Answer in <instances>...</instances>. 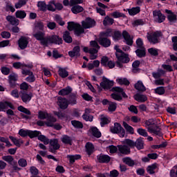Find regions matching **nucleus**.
<instances>
[{
	"mask_svg": "<svg viewBox=\"0 0 177 177\" xmlns=\"http://www.w3.org/2000/svg\"><path fill=\"white\" fill-rule=\"evenodd\" d=\"M7 107L15 109L13 105L8 101L0 102V111H3V109H7Z\"/></svg>",
	"mask_w": 177,
	"mask_h": 177,
	"instance_id": "58836bf2",
	"label": "nucleus"
},
{
	"mask_svg": "<svg viewBox=\"0 0 177 177\" xmlns=\"http://www.w3.org/2000/svg\"><path fill=\"white\" fill-rule=\"evenodd\" d=\"M122 37L124 39V42H125L126 45H129V46L133 45V38L131 37V35L127 30H123Z\"/></svg>",
	"mask_w": 177,
	"mask_h": 177,
	"instance_id": "2eb2a0df",
	"label": "nucleus"
},
{
	"mask_svg": "<svg viewBox=\"0 0 177 177\" xmlns=\"http://www.w3.org/2000/svg\"><path fill=\"white\" fill-rule=\"evenodd\" d=\"M27 3V0H19L17 3H15V8L20 9V8H23L24 5Z\"/></svg>",
	"mask_w": 177,
	"mask_h": 177,
	"instance_id": "774afa93",
	"label": "nucleus"
},
{
	"mask_svg": "<svg viewBox=\"0 0 177 177\" xmlns=\"http://www.w3.org/2000/svg\"><path fill=\"white\" fill-rule=\"evenodd\" d=\"M116 58L118 59V62H121V63L124 64L129 63L131 61L128 54L125 53H122L120 55H117Z\"/></svg>",
	"mask_w": 177,
	"mask_h": 177,
	"instance_id": "aec40b11",
	"label": "nucleus"
},
{
	"mask_svg": "<svg viewBox=\"0 0 177 177\" xmlns=\"http://www.w3.org/2000/svg\"><path fill=\"white\" fill-rule=\"evenodd\" d=\"M9 139H10V140L12 142V143H14L15 146H17V147H21V145H23V141H19L17 138L12 136H9Z\"/></svg>",
	"mask_w": 177,
	"mask_h": 177,
	"instance_id": "603ef678",
	"label": "nucleus"
},
{
	"mask_svg": "<svg viewBox=\"0 0 177 177\" xmlns=\"http://www.w3.org/2000/svg\"><path fill=\"white\" fill-rule=\"evenodd\" d=\"M118 84H120V85H125L126 86H129L131 82L129 80H128V79H127V77H124L118 79Z\"/></svg>",
	"mask_w": 177,
	"mask_h": 177,
	"instance_id": "69168bd1",
	"label": "nucleus"
},
{
	"mask_svg": "<svg viewBox=\"0 0 177 177\" xmlns=\"http://www.w3.org/2000/svg\"><path fill=\"white\" fill-rule=\"evenodd\" d=\"M38 118L39 120H47V122H45L46 127H53V122H56L57 121L56 118L44 111H38Z\"/></svg>",
	"mask_w": 177,
	"mask_h": 177,
	"instance_id": "f03ea898",
	"label": "nucleus"
},
{
	"mask_svg": "<svg viewBox=\"0 0 177 177\" xmlns=\"http://www.w3.org/2000/svg\"><path fill=\"white\" fill-rule=\"evenodd\" d=\"M111 133H117L120 138H124L125 136V129L121 126L119 122H115L114 127L110 128Z\"/></svg>",
	"mask_w": 177,
	"mask_h": 177,
	"instance_id": "20e7f679",
	"label": "nucleus"
},
{
	"mask_svg": "<svg viewBox=\"0 0 177 177\" xmlns=\"http://www.w3.org/2000/svg\"><path fill=\"white\" fill-rule=\"evenodd\" d=\"M146 24V22L143 19H136L132 23V26L133 27H138V26H145Z\"/></svg>",
	"mask_w": 177,
	"mask_h": 177,
	"instance_id": "bf43d9fd",
	"label": "nucleus"
},
{
	"mask_svg": "<svg viewBox=\"0 0 177 177\" xmlns=\"http://www.w3.org/2000/svg\"><path fill=\"white\" fill-rule=\"evenodd\" d=\"M91 111H89V109H86L84 111V113L82 115V118L84 120V121H89L90 122H92L93 121V115H88Z\"/></svg>",
	"mask_w": 177,
	"mask_h": 177,
	"instance_id": "72a5a7b5",
	"label": "nucleus"
},
{
	"mask_svg": "<svg viewBox=\"0 0 177 177\" xmlns=\"http://www.w3.org/2000/svg\"><path fill=\"white\" fill-rule=\"evenodd\" d=\"M18 46L21 50H24L28 46V37L21 36L18 40Z\"/></svg>",
	"mask_w": 177,
	"mask_h": 177,
	"instance_id": "ddd939ff",
	"label": "nucleus"
},
{
	"mask_svg": "<svg viewBox=\"0 0 177 177\" xmlns=\"http://www.w3.org/2000/svg\"><path fill=\"white\" fill-rule=\"evenodd\" d=\"M50 147L55 150H59V149H60V144H59V140L56 138L50 140Z\"/></svg>",
	"mask_w": 177,
	"mask_h": 177,
	"instance_id": "e433bc0d",
	"label": "nucleus"
},
{
	"mask_svg": "<svg viewBox=\"0 0 177 177\" xmlns=\"http://www.w3.org/2000/svg\"><path fill=\"white\" fill-rule=\"evenodd\" d=\"M160 37H162V33L161 32V31H156L150 35H149L148 33L147 38L150 44L156 45V44H158L160 42V40H158V39Z\"/></svg>",
	"mask_w": 177,
	"mask_h": 177,
	"instance_id": "39448f33",
	"label": "nucleus"
},
{
	"mask_svg": "<svg viewBox=\"0 0 177 177\" xmlns=\"http://www.w3.org/2000/svg\"><path fill=\"white\" fill-rule=\"evenodd\" d=\"M112 38L113 41H120L122 38V33L120 30H115L113 32Z\"/></svg>",
	"mask_w": 177,
	"mask_h": 177,
	"instance_id": "37998d69",
	"label": "nucleus"
},
{
	"mask_svg": "<svg viewBox=\"0 0 177 177\" xmlns=\"http://www.w3.org/2000/svg\"><path fill=\"white\" fill-rule=\"evenodd\" d=\"M84 32H85V28L81 26V24H80V26L77 27L74 30V34L75 35H77V37H80V35L84 34Z\"/></svg>",
	"mask_w": 177,
	"mask_h": 177,
	"instance_id": "3c124183",
	"label": "nucleus"
},
{
	"mask_svg": "<svg viewBox=\"0 0 177 177\" xmlns=\"http://www.w3.org/2000/svg\"><path fill=\"white\" fill-rule=\"evenodd\" d=\"M7 102H8L9 103H11L14 109H12L10 106H7L6 109H3V111H5V110H7L6 114L8 115V118L10 119L12 118V117H13V115H16V114H15V111H13V110H16V107H15V105H13L12 102L9 101H7Z\"/></svg>",
	"mask_w": 177,
	"mask_h": 177,
	"instance_id": "bb28decb",
	"label": "nucleus"
},
{
	"mask_svg": "<svg viewBox=\"0 0 177 177\" xmlns=\"http://www.w3.org/2000/svg\"><path fill=\"white\" fill-rule=\"evenodd\" d=\"M27 16V13H26V11L18 10L15 12V17L17 19H26Z\"/></svg>",
	"mask_w": 177,
	"mask_h": 177,
	"instance_id": "49530a36",
	"label": "nucleus"
},
{
	"mask_svg": "<svg viewBox=\"0 0 177 177\" xmlns=\"http://www.w3.org/2000/svg\"><path fill=\"white\" fill-rule=\"evenodd\" d=\"M49 44H54V45H62L63 39L57 35H53L47 37V46Z\"/></svg>",
	"mask_w": 177,
	"mask_h": 177,
	"instance_id": "9d476101",
	"label": "nucleus"
},
{
	"mask_svg": "<svg viewBox=\"0 0 177 177\" xmlns=\"http://www.w3.org/2000/svg\"><path fill=\"white\" fill-rule=\"evenodd\" d=\"M73 92V88H71L70 86H67L66 88L61 89L58 92V95L59 96H67L68 95H70Z\"/></svg>",
	"mask_w": 177,
	"mask_h": 177,
	"instance_id": "393cba45",
	"label": "nucleus"
},
{
	"mask_svg": "<svg viewBox=\"0 0 177 177\" xmlns=\"http://www.w3.org/2000/svg\"><path fill=\"white\" fill-rule=\"evenodd\" d=\"M38 8H39V10L41 12H46L47 10V5L45 1H39L37 3Z\"/></svg>",
	"mask_w": 177,
	"mask_h": 177,
	"instance_id": "052dcab7",
	"label": "nucleus"
},
{
	"mask_svg": "<svg viewBox=\"0 0 177 177\" xmlns=\"http://www.w3.org/2000/svg\"><path fill=\"white\" fill-rule=\"evenodd\" d=\"M71 125H73L74 128H76V129H82V128H84V124L79 120H71Z\"/></svg>",
	"mask_w": 177,
	"mask_h": 177,
	"instance_id": "de8ad7c7",
	"label": "nucleus"
},
{
	"mask_svg": "<svg viewBox=\"0 0 177 177\" xmlns=\"http://www.w3.org/2000/svg\"><path fill=\"white\" fill-rule=\"evenodd\" d=\"M156 169H157V164L153 163L151 165H149L147 167V172L149 174V175H153V174H156V171H154V170H156Z\"/></svg>",
	"mask_w": 177,
	"mask_h": 177,
	"instance_id": "09e8293b",
	"label": "nucleus"
},
{
	"mask_svg": "<svg viewBox=\"0 0 177 177\" xmlns=\"http://www.w3.org/2000/svg\"><path fill=\"white\" fill-rule=\"evenodd\" d=\"M81 47L80 46H76L73 47L72 50L68 52V56L71 58L76 57L78 58L81 56Z\"/></svg>",
	"mask_w": 177,
	"mask_h": 177,
	"instance_id": "dca6fc26",
	"label": "nucleus"
},
{
	"mask_svg": "<svg viewBox=\"0 0 177 177\" xmlns=\"http://www.w3.org/2000/svg\"><path fill=\"white\" fill-rule=\"evenodd\" d=\"M135 89L138 92H146V86L143 84V82L138 80L134 85Z\"/></svg>",
	"mask_w": 177,
	"mask_h": 177,
	"instance_id": "c85d7f7f",
	"label": "nucleus"
},
{
	"mask_svg": "<svg viewBox=\"0 0 177 177\" xmlns=\"http://www.w3.org/2000/svg\"><path fill=\"white\" fill-rule=\"evenodd\" d=\"M57 104L61 110H66V109L68 107V104H68V100H67L66 97L59 96L57 97Z\"/></svg>",
	"mask_w": 177,
	"mask_h": 177,
	"instance_id": "4468645a",
	"label": "nucleus"
},
{
	"mask_svg": "<svg viewBox=\"0 0 177 177\" xmlns=\"http://www.w3.org/2000/svg\"><path fill=\"white\" fill-rule=\"evenodd\" d=\"M122 160V162L126 164V165H128V167H135V165H137L136 162H135V160H132L131 157L123 158Z\"/></svg>",
	"mask_w": 177,
	"mask_h": 177,
	"instance_id": "c756f323",
	"label": "nucleus"
},
{
	"mask_svg": "<svg viewBox=\"0 0 177 177\" xmlns=\"http://www.w3.org/2000/svg\"><path fill=\"white\" fill-rule=\"evenodd\" d=\"M61 141L64 145H69L70 146L73 145V139L68 135H63L61 138Z\"/></svg>",
	"mask_w": 177,
	"mask_h": 177,
	"instance_id": "f704fd0d",
	"label": "nucleus"
},
{
	"mask_svg": "<svg viewBox=\"0 0 177 177\" xmlns=\"http://www.w3.org/2000/svg\"><path fill=\"white\" fill-rule=\"evenodd\" d=\"M145 125L148 127L149 132H151V133H154V135H156V136H159L160 138L162 137V133L161 132V128H160V126L157 125L154 122V119L151 118L148 120L145 121Z\"/></svg>",
	"mask_w": 177,
	"mask_h": 177,
	"instance_id": "f257e3e1",
	"label": "nucleus"
},
{
	"mask_svg": "<svg viewBox=\"0 0 177 177\" xmlns=\"http://www.w3.org/2000/svg\"><path fill=\"white\" fill-rule=\"evenodd\" d=\"M55 21H56V23H57L59 24V26H64V24H66V22H64V21H63V19L59 15H55Z\"/></svg>",
	"mask_w": 177,
	"mask_h": 177,
	"instance_id": "e2e57ef3",
	"label": "nucleus"
},
{
	"mask_svg": "<svg viewBox=\"0 0 177 177\" xmlns=\"http://www.w3.org/2000/svg\"><path fill=\"white\" fill-rule=\"evenodd\" d=\"M97 159L100 164H109L111 160V157L109 155L101 153L97 156Z\"/></svg>",
	"mask_w": 177,
	"mask_h": 177,
	"instance_id": "6ab92c4d",
	"label": "nucleus"
},
{
	"mask_svg": "<svg viewBox=\"0 0 177 177\" xmlns=\"http://www.w3.org/2000/svg\"><path fill=\"white\" fill-rule=\"evenodd\" d=\"M113 36V29L108 28L105 31L100 32V37L102 38H109Z\"/></svg>",
	"mask_w": 177,
	"mask_h": 177,
	"instance_id": "473e14b6",
	"label": "nucleus"
},
{
	"mask_svg": "<svg viewBox=\"0 0 177 177\" xmlns=\"http://www.w3.org/2000/svg\"><path fill=\"white\" fill-rule=\"evenodd\" d=\"M158 48H150L148 49V53L151 55L153 57H157L158 56Z\"/></svg>",
	"mask_w": 177,
	"mask_h": 177,
	"instance_id": "6e6d98bb",
	"label": "nucleus"
},
{
	"mask_svg": "<svg viewBox=\"0 0 177 177\" xmlns=\"http://www.w3.org/2000/svg\"><path fill=\"white\" fill-rule=\"evenodd\" d=\"M66 158L69 160V163L71 165H73L76 160H81L82 156L80 154L75 155H67Z\"/></svg>",
	"mask_w": 177,
	"mask_h": 177,
	"instance_id": "cd10ccee",
	"label": "nucleus"
},
{
	"mask_svg": "<svg viewBox=\"0 0 177 177\" xmlns=\"http://www.w3.org/2000/svg\"><path fill=\"white\" fill-rule=\"evenodd\" d=\"M82 26L85 30L88 28H93L96 26V21L90 17H86L85 20L82 21Z\"/></svg>",
	"mask_w": 177,
	"mask_h": 177,
	"instance_id": "1a4fd4ad",
	"label": "nucleus"
},
{
	"mask_svg": "<svg viewBox=\"0 0 177 177\" xmlns=\"http://www.w3.org/2000/svg\"><path fill=\"white\" fill-rule=\"evenodd\" d=\"M111 96L113 100H117L118 102H121L122 100V96L118 93H112Z\"/></svg>",
	"mask_w": 177,
	"mask_h": 177,
	"instance_id": "338daca9",
	"label": "nucleus"
},
{
	"mask_svg": "<svg viewBox=\"0 0 177 177\" xmlns=\"http://www.w3.org/2000/svg\"><path fill=\"white\" fill-rule=\"evenodd\" d=\"M118 149L120 154H123V156H129V154H131V148L127 145H118Z\"/></svg>",
	"mask_w": 177,
	"mask_h": 177,
	"instance_id": "f3484780",
	"label": "nucleus"
},
{
	"mask_svg": "<svg viewBox=\"0 0 177 177\" xmlns=\"http://www.w3.org/2000/svg\"><path fill=\"white\" fill-rule=\"evenodd\" d=\"M68 103L71 106L77 104V93H71L68 97Z\"/></svg>",
	"mask_w": 177,
	"mask_h": 177,
	"instance_id": "7c9ffc66",
	"label": "nucleus"
},
{
	"mask_svg": "<svg viewBox=\"0 0 177 177\" xmlns=\"http://www.w3.org/2000/svg\"><path fill=\"white\" fill-rule=\"evenodd\" d=\"M129 15L130 16H136L138 13H140V7H133L131 9H128Z\"/></svg>",
	"mask_w": 177,
	"mask_h": 177,
	"instance_id": "a18cd8bd",
	"label": "nucleus"
},
{
	"mask_svg": "<svg viewBox=\"0 0 177 177\" xmlns=\"http://www.w3.org/2000/svg\"><path fill=\"white\" fill-rule=\"evenodd\" d=\"M117 110V104L115 102H109V105L108 106V111L109 113H114Z\"/></svg>",
	"mask_w": 177,
	"mask_h": 177,
	"instance_id": "864d4df0",
	"label": "nucleus"
},
{
	"mask_svg": "<svg viewBox=\"0 0 177 177\" xmlns=\"http://www.w3.org/2000/svg\"><path fill=\"white\" fill-rule=\"evenodd\" d=\"M136 57L142 59V57H146V48H140L135 51Z\"/></svg>",
	"mask_w": 177,
	"mask_h": 177,
	"instance_id": "2f4dec72",
	"label": "nucleus"
},
{
	"mask_svg": "<svg viewBox=\"0 0 177 177\" xmlns=\"http://www.w3.org/2000/svg\"><path fill=\"white\" fill-rule=\"evenodd\" d=\"M6 12H12V13H15L16 12V9L12 5V3H6Z\"/></svg>",
	"mask_w": 177,
	"mask_h": 177,
	"instance_id": "0e129e2a",
	"label": "nucleus"
},
{
	"mask_svg": "<svg viewBox=\"0 0 177 177\" xmlns=\"http://www.w3.org/2000/svg\"><path fill=\"white\" fill-rule=\"evenodd\" d=\"M114 86V81L109 80L106 77H102V81L100 84V86L102 88L104 91H110L111 88Z\"/></svg>",
	"mask_w": 177,
	"mask_h": 177,
	"instance_id": "0eeeda50",
	"label": "nucleus"
},
{
	"mask_svg": "<svg viewBox=\"0 0 177 177\" xmlns=\"http://www.w3.org/2000/svg\"><path fill=\"white\" fill-rule=\"evenodd\" d=\"M77 27H80V24L75 23L74 21L68 22L67 29L68 31H75Z\"/></svg>",
	"mask_w": 177,
	"mask_h": 177,
	"instance_id": "c03bdc74",
	"label": "nucleus"
},
{
	"mask_svg": "<svg viewBox=\"0 0 177 177\" xmlns=\"http://www.w3.org/2000/svg\"><path fill=\"white\" fill-rule=\"evenodd\" d=\"M21 74L22 75H28L26 77L25 81H26V82H28L29 84H32V82H35V80H37L35 75H34V73H32V71H31L30 70L22 68Z\"/></svg>",
	"mask_w": 177,
	"mask_h": 177,
	"instance_id": "423d86ee",
	"label": "nucleus"
},
{
	"mask_svg": "<svg viewBox=\"0 0 177 177\" xmlns=\"http://www.w3.org/2000/svg\"><path fill=\"white\" fill-rule=\"evenodd\" d=\"M18 111H20L21 113V117L22 118H25L26 120H30V116L31 115V111L28 110V109L20 105L17 107Z\"/></svg>",
	"mask_w": 177,
	"mask_h": 177,
	"instance_id": "9b49d317",
	"label": "nucleus"
},
{
	"mask_svg": "<svg viewBox=\"0 0 177 177\" xmlns=\"http://www.w3.org/2000/svg\"><path fill=\"white\" fill-rule=\"evenodd\" d=\"M89 132L91 133V135H93L94 138H97V139L102 138V133L96 127H91L89 129Z\"/></svg>",
	"mask_w": 177,
	"mask_h": 177,
	"instance_id": "a878e982",
	"label": "nucleus"
},
{
	"mask_svg": "<svg viewBox=\"0 0 177 177\" xmlns=\"http://www.w3.org/2000/svg\"><path fill=\"white\" fill-rule=\"evenodd\" d=\"M136 100L137 102H141L142 103H145L147 100V96L146 95L138 94L136 95Z\"/></svg>",
	"mask_w": 177,
	"mask_h": 177,
	"instance_id": "4d7b16f0",
	"label": "nucleus"
},
{
	"mask_svg": "<svg viewBox=\"0 0 177 177\" xmlns=\"http://www.w3.org/2000/svg\"><path fill=\"white\" fill-rule=\"evenodd\" d=\"M58 74L61 78H67L68 77V71L63 68H59Z\"/></svg>",
	"mask_w": 177,
	"mask_h": 177,
	"instance_id": "8fccbe9b",
	"label": "nucleus"
},
{
	"mask_svg": "<svg viewBox=\"0 0 177 177\" xmlns=\"http://www.w3.org/2000/svg\"><path fill=\"white\" fill-rule=\"evenodd\" d=\"M71 12L74 15H78V13H81L82 12H84V8L80 5H74L71 8Z\"/></svg>",
	"mask_w": 177,
	"mask_h": 177,
	"instance_id": "c9c22d12",
	"label": "nucleus"
},
{
	"mask_svg": "<svg viewBox=\"0 0 177 177\" xmlns=\"http://www.w3.org/2000/svg\"><path fill=\"white\" fill-rule=\"evenodd\" d=\"M33 37L40 41L42 46H48V37H45V32L33 30Z\"/></svg>",
	"mask_w": 177,
	"mask_h": 177,
	"instance_id": "7ed1b4c3",
	"label": "nucleus"
},
{
	"mask_svg": "<svg viewBox=\"0 0 177 177\" xmlns=\"http://www.w3.org/2000/svg\"><path fill=\"white\" fill-rule=\"evenodd\" d=\"M86 153L88 156H92L95 151V145L91 142H88L85 145Z\"/></svg>",
	"mask_w": 177,
	"mask_h": 177,
	"instance_id": "5701e85b",
	"label": "nucleus"
},
{
	"mask_svg": "<svg viewBox=\"0 0 177 177\" xmlns=\"http://www.w3.org/2000/svg\"><path fill=\"white\" fill-rule=\"evenodd\" d=\"M123 127L124 129H126L127 132H129L130 135H133V127H132L131 125L128 124L126 122H123Z\"/></svg>",
	"mask_w": 177,
	"mask_h": 177,
	"instance_id": "5fc2aeb1",
	"label": "nucleus"
},
{
	"mask_svg": "<svg viewBox=\"0 0 177 177\" xmlns=\"http://www.w3.org/2000/svg\"><path fill=\"white\" fill-rule=\"evenodd\" d=\"M45 30V25L44 22L38 21L35 24V28L33 31H44Z\"/></svg>",
	"mask_w": 177,
	"mask_h": 177,
	"instance_id": "ea45409f",
	"label": "nucleus"
},
{
	"mask_svg": "<svg viewBox=\"0 0 177 177\" xmlns=\"http://www.w3.org/2000/svg\"><path fill=\"white\" fill-rule=\"evenodd\" d=\"M39 135H41V131L37 130H29L28 133V136H29L30 139H34V138H38Z\"/></svg>",
	"mask_w": 177,
	"mask_h": 177,
	"instance_id": "79ce46f5",
	"label": "nucleus"
},
{
	"mask_svg": "<svg viewBox=\"0 0 177 177\" xmlns=\"http://www.w3.org/2000/svg\"><path fill=\"white\" fill-rule=\"evenodd\" d=\"M62 41H64L66 44H71L73 42V37L70 35V31L66 30L63 32Z\"/></svg>",
	"mask_w": 177,
	"mask_h": 177,
	"instance_id": "b1692460",
	"label": "nucleus"
},
{
	"mask_svg": "<svg viewBox=\"0 0 177 177\" xmlns=\"http://www.w3.org/2000/svg\"><path fill=\"white\" fill-rule=\"evenodd\" d=\"M153 17H158L156 19V21H157V23L161 24V23H164V21H165L166 17H165V15H164V14H162V12H161V10H153Z\"/></svg>",
	"mask_w": 177,
	"mask_h": 177,
	"instance_id": "f8f14e48",
	"label": "nucleus"
},
{
	"mask_svg": "<svg viewBox=\"0 0 177 177\" xmlns=\"http://www.w3.org/2000/svg\"><path fill=\"white\" fill-rule=\"evenodd\" d=\"M17 80H19V76L15 73H11L8 75V84L11 89H16V88L19 86Z\"/></svg>",
	"mask_w": 177,
	"mask_h": 177,
	"instance_id": "6e6552de",
	"label": "nucleus"
},
{
	"mask_svg": "<svg viewBox=\"0 0 177 177\" xmlns=\"http://www.w3.org/2000/svg\"><path fill=\"white\" fill-rule=\"evenodd\" d=\"M112 16L114 19H120V17H122L123 19H125L127 17V15H125L122 12H120L118 11H115L112 13Z\"/></svg>",
	"mask_w": 177,
	"mask_h": 177,
	"instance_id": "680f3d73",
	"label": "nucleus"
},
{
	"mask_svg": "<svg viewBox=\"0 0 177 177\" xmlns=\"http://www.w3.org/2000/svg\"><path fill=\"white\" fill-rule=\"evenodd\" d=\"M165 13L168 15L167 17L169 23H176V15H175L172 11H171V10L167 9L165 10Z\"/></svg>",
	"mask_w": 177,
	"mask_h": 177,
	"instance_id": "4be33fe9",
	"label": "nucleus"
},
{
	"mask_svg": "<svg viewBox=\"0 0 177 177\" xmlns=\"http://www.w3.org/2000/svg\"><path fill=\"white\" fill-rule=\"evenodd\" d=\"M102 24L103 26H104V27L107 26H113V24H114V19L111 18L109 16L105 17L104 19L102 21Z\"/></svg>",
	"mask_w": 177,
	"mask_h": 177,
	"instance_id": "4c0bfd02",
	"label": "nucleus"
},
{
	"mask_svg": "<svg viewBox=\"0 0 177 177\" xmlns=\"http://www.w3.org/2000/svg\"><path fill=\"white\" fill-rule=\"evenodd\" d=\"M135 147L138 149V150H143L145 142H143V140H142V138H138L136 141L135 142Z\"/></svg>",
	"mask_w": 177,
	"mask_h": 177,
	"instance_id": "a19ab883",
	"label": "nucleus"
},
{
	"mask_svg": "<svg viewBox=\"0 0 177 177\" xmlns=\"http://www.w3.org/2000/svg\"><path fill=\"white\" fill-rule=\"evenodd\" d=\"M33 96L32 93H28L27 92L24 91L21 95V99L24 103H30Z\"/></svg>",
	"mask_w": 177,
	"mask_h": 177,
	"instance_id": "412c9836",
	"label": "nucleus"
},
{
	"mask_svg": "<svg viewBox=\"0 0 177 177\" xmlns=\"http://www.w3.org/2000/svg\"><path fill=\"white\" fill-rule=\"evenodd\" d=\"M124 143V145H126V146H128L129 149H133L136 145L135 142L131 139H125Z\"/></svg>",
	"mask_w": 177,
	"mask_h": 177,
	"instance_id": "13d9d810",
	"label": "nucleus"
},
{
	"mask_svg": "<svg viewBox=\"0 0 177 177\" xmlns=\"http://www.w3.org/2000/svg\"><path fill=\"white\" fill-rule=\"evenodd\" d=\"M97 41L103 48H109L111 45V40L107 37H99Z\"/></svg>",
	"mask_w": 177,
	"mask_h": 177,
	"instance_id": "a211bd4d",
	"label": "nucleus"
}]
</instances>
